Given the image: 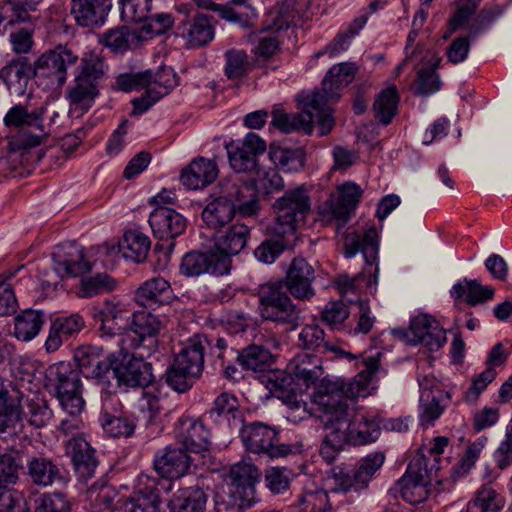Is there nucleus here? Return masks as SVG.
I'll return each mask as SVG.
<instances>
[{
  "mask_svg": "<svg viewBox=\"0 0 512 512\" xmlns=\"http://www.w3.org/2000/svg\"><path fill=\"white\" fill-rule=\"evenodd\" d=\"M314 279V268L305 258L295 257L282 281L268 282L259 286L256 296L260 317L286 331L297 329L304 317L302 309L293 302L288 292L297 300H310L315 295L312 286Z\"/></svg>",
  "mask_w": 512,
  "mask_h": 512,
  "instance_id": "f257e3e1",
  "label": "nucleus"
},
{
  "mask_svg": "<svg viewBox=\"0 0 512 512\" xmlns=\"http://www.w3.org/2000/svg\"><path fill=\"white\" fill-rule=\"evenodd\" d=\"M320 391L319 418L327 430V442L334 447L354 446L374 442L380 435V423L366 416L354 406L350 407L339 383H330Z\"/></svg>",
  "mask_w": 512,
  "mask_h": 512,
  "instance_id": "f03ea898",
  "label": "nucleus"
},
{
  "mask_svg": "<svg viewBox=\"0 0 512 512\" xmlns=\"http://www.w3.org/2000/svg\"><path fill=\"white\" fill-rule=\"evenodd\" d=\"M316 99V95H310L307 91L301 92L297 96L299 113H286L282 107L274 106L272 125L286 134L293 132L311 134L316 124L319 136L329 134L335 125L332 110L322 109Z\"/></svg>",
  "mask_w": 512,
  "mask_h": 512,
  "instance_id": "7ed1b4c3",
  "label": "nucleus"
},
{
  "mask_svg": "<svg viewBox=\"0 0 512 512\" xmlns=\"http://www.w3.org/2000/svg\"><path fill=\"white\" fill-rule=\"evenodd\" d=\"M108 65L98 51L83 53L76 69L73 85L67 90L70 105L87 111L99 95V85L106 78Z\"/></svg>",
  "mask_w": 512,
  "mask_h": 512,
  "instance_id": "20e7f679",
  "label": "nucleus"
},
{
  "mask_svg": "<svg viewBox=\"0 0 512 512\" xmlns=\"http://www.w3.org/2000/svg\"><path fill=\"white\" fill-rule=\"evenodd\" d=\"M80 374L77 367L66 361L51 364L45 371V388L70 416L79 415L85 405Z\"/></svg>",
  "mask_w": 512,
  "mask_h": 512,
  "instance_id": "39448f33",
  "label": "nucleus"
},
{
  "mask_svg": "<svg viewBox=\"0 0 512 512\" xmlns=\"http://www.w3.org/2000/svg\"><path fill=\"white\" fill-rule=\"evenodd\" d=\"M45 106H39L29 110L27 106L16 104L12 106L3 118V124L8 128H32L36 133L21 132L9 137L7 150L10 153L25 151L27 149L39 146L47 138L48 133L45 130L44 115Z\"/></svg>",
  "mask_w": 512,
  "mask_h": 512,
  "instance_id": "423d86ee",
  "label": "nucleus"
},
{
  "mask_svg": "<svg viewBox=\"0 0 512 512\" xmlns=\"http://www.w3.org/2000/svg\"><path fill=\"white\" fill-rule=\"evenodd\" d=\"M79 59L71 48L58 45L41 54L32 65L33 76L38 86L44 90L61 88L67 80V69Z\"/></svg>",
  "mask_w": 512,
  "mask_h": 512,
  "instance_id": "0eeeda50",
  "label": "nucleus"
},
{
  "mask_svg": "<svg viewBox=\"0 0 512 512\" xmlns=\"http://www.w3.org/2000/svg\"><path fill=\"white\" fill-rule=\"evenodd\" d=\"M238 430L243 446L250 453L276 459L294 452L293 446L279 443L276 428L262 422H244Z\"/></svg>",
  "mask_w": 512,
  "mask_h": 512,
  "instance_id": "6e6552de",
  "label": "nucleus"
},
{
  "mask_svg": "<svg viewBox=\"0 0 512 512\" xmlns=\"http://www.w3.org/2000/svg\"><path fill=\"white\" fill-rule=\"evenodd\" d=\"M436 472L437 468L434 464L428 467V459L424 454L417 455L390 491L395 495L400 494L410 504H419L427 499V486L432 482L433 474Z\"/></svg>",
  "mask_w": 512,
  "mask_h": 512,
  "instance_id": "1a4fd4ad",
  "label": "nucleus"
},
{
  "mask_svg": "<svg viewBox=\"0 0 512 512\" xmlns=\"http://www.w3.org/2000/svg\"><path fill=\"white\" fill-rule=\"evenodd\" d=\"M311 201L304 186L288 190L274 203L276 219L274 232L279 236L293 233L299 222L310 212Z\"/></svg>",
  "mask_w": 512,
  "mask_h": 512,
  "instance_id": "9d476101",
  "label": "nucleus"
},
{
  "mask_svg": "<svg viewBox=\"0 0 512 512\" xmlns=\"http://www.w3.org/2000/svg\"><path fill=\"white\" fill-rule=\"evenodd\" d=\"M206 348H209V353L216 358H223L227 348V338L196 334L188 339L186 345L176 355L174 362L185 368L188 375L198 378L204 369Z\"/></svg>",
  "mask_w": 512,
  "mask_h": 512,
  "instance_id": "9b49d317",
  "label": "nucleus"
},
{
  "mask_svg": "<svg viewBox=\"0 0 512 512\" xmlns=\"http://www.w3.org/2000/svg\"><path fill=\"white\" fill-rule=\"evenodd\" d=\"M163 328L161 319L147 312H138L133 316L130 333L123 335L119 345L130 343L132 348L141 350V356H151L159 347V334Z\"/></svg>",
  "mask_w": 512,
  "mask_h": 512,
  "instance_id": "f8f14e48",
  "label": "nucleus"
},
{
  "mask_svg": "<svg viewBox=\"0 0 512 512\" xmlns=\"http://www.w3.org/2000/svg\"><path fill=\"white\" fill-rule=\"evenodd\" d=\"M261 472L251 460H242L230 467L226 482L235 498L240 500L239 508H248L255 502L256 484L260 481Z\"/></svg>",
  "mask_w": 512,
  "mask_h": 512,
  "instance_id": "ddd939ff",
  "label": "nucleus"
},
{
  "mask_svg": "<svg viewBox=\"0 0 512 512\" xmlns=\"http://www.w3.org/2000/svg\"><path fill=\"white\" fill-rule=\"evenodd\" d=\"M138 351V357L124 349L117 353L115 374L118 388L145 387L154 380L151 364L144 360L146 356H141V350Z\"/></svg>",
  "mask_w": 512,
  "mask_h": 512,
  "instance_id": "4468645a",
  "label": "nucleus"
},
{
  "mask_svg": "<svg viewBox=\"0 0 512 512\" xmlns=\"http://www.w3.org/2000/svg\"><path fill=\"white\" fill-rule=\"evenodd\" d=\"M204 418L181 416L175 423L174 434L177 444L188 453H203L212 444L211 431L204 424Z\"/></svg>",
  "mask_w": 512,
  "mask_h": 512,
  "instance_id": "2eb2a0df",
  "label": "nucleus"
},
{
  "mask_svg": "<svg viewBox=\"0 0 512 512\" xmlns=\"http://www.w3.org/2000/svg\"><path fill=\"white\" fill-rule=\"evenodd\" d=\"M411 345L423 344L431 351L440 349L446 342V332L438 322L428 315H418L410 322L407 330H396Z\"/></svg>",
  "mask_w": 512,
  "mask_h": 512,
  "instance_id": "dca6fc26",
  "label": "nucleus"
},
{
  "mask_svg": "<svg viewBox=\"0 0 512 512\" xmlns=\"http://www.w3.org/2000/svg\"><path fill=\"white\" fill-rule=\"evenodd\" d=\"M362 196V189L353 182H346L330 195L320 209V214L328 221L335 220L342 225L351 217Z\"/></svg>",
  "mask_w": 512,
  "mask_h": 512,
  "instance_id": "f3484780",
  "label": "nucleus"
},
{
  "mask_svg": "<svg viewBox=\"0 0 512 512\" xmlns=\"http://www.w3.org/2000/svg\"><path fill=\"white\" fill-rule=\"evenodd\" d=\"M178 11L188 17L178 26V31L186 40L187 46L202 47L214 38V28L208 15L199 13L193 6L184 3L178 6Z\"/></svg>",
  "mask_w": 512,
  "mask_h": 512,
  "instance_id": "a211bd4d",
  "label": "nucleus"
},
{
  "mask_svg": "<svg viewBox=\"0 0 512 512\" xmlns=\"http://www.w3.org/2000/svg\"><path fill=\"white\" fill-rule=\"evenodd\" d=\"M355 73L356 66L353 63L334 65L324 77L321 89L308 93L317 96L316 100L322 109H331L329 104L338 101L341 90L353 81Z\"/></svg>",
  "mask_w": 512,
  "mask_h": 512,
  "instance_id": "6ab92c4d",
  "label": "nucleus"
},
{
  "mask_svg": "<svg viewBox=\"0 0 512 512\" xmlns=\"http://www.w3.org/2000/svg\"><path fill=\"white\" fill-rule=\"evenodd\" d=\"M65 453L71 459L73 469L80 481L86 482L95 476L99 461L96 450L84 434L78 433L65 442Z\"/></svg>",
  "mask_w": 512,
  "mask_h": 512,
  "instance_id": "aec40b11",
  "label": "nucleus"
},
{
  "mask_svg": "<svg viewBox=\"0 0 512 512\" xmlns=\"http://www.w3.org/2000/svg\"><path fill=\"white\" fill-rule=\"evenodd\" d=\"M287 366L288 371L294 375L303 391L311 386L317 388L319 393L317 403L319 404L320 398L325 395L323 391H320V388L332 383L326 378H322L321 359L315 355L301 353L290 360Z\"/></svg>",
  "mask_w": 512,
  "mask_h": 512,
  "instance_id": "412c9836",
  "label": "nucleus"
},
{
  "mask_svg": "<svg viewBox=\"0 0 512 512\" xmlns=\"http://www.w3.org/2000/svg\"><path fill=\"white\" fill-rule=\"evenodd\" d=\"M224 194L231 199L234 217L256 219L260 215V197L253 184L224 180Z\"/></svg>",
  "mask_w": 512,
  "mask_h": 512,
  "instance_id": "4be33fe9",
  "label": "nucleus"
},
{
  "mask_svg": "<svg viewBox=\"0 0 512 512\" xmlns=\"http://www.w3.org/2000/svg\"><path fill=\"white\" fill-rule=\"evenodd\" d=\"M230 166L237 173L251 172L257 168V157L266 151L265 141L256 133L249 132L241 145H226Z\"/></svg>",
  "mask_w": 512,
  "mask_h": 512,
  "instance_id": "5701e85b",
  "label": "nucleus"
},
{
  "mask_svg": "<svg viewBox=\"0 0 512 512\" xmlns=\"http://www.w3.org/2000/svg\"><path fill=\"white\" fill-rule=\"evenodd\" d=\"M250 234L251 227L247 223L237 221L215 239L212 248L219 259L225 260L229 272L232 256H236L244 250L250 239Z\"/></svg>",
  "mask_w": 512,
  "mask_h": 512,
  "instance_id": "b1692460",
  "label": "nucleus"
},
{
  "mask_svg": "<svg viewBox=\"0 0 512 512\" xmlns=\"http://www.w3.org/2000/svg\"><path fill=\"white\" fill-rule=\"evenodd\" d=\"M181 274L187 277H198L202 274L223 276L229 273L225 260L219 259L213 248L207 252L191 251L186 253L180 264Z\"/></svg>",
  "mask_w": 512,
  "mask_h": 512,
  "instance_id": "393cba45",
  "label": "nucleus"
},
{
  "mask_svg": "<svg viewBox=\"0 0 512 512\" xmlns=\"http://www.w3.org/2000/svg\"><path fill=\"white\" fill-rule=\"evenodd\" d=\"M55 271L61 277H77L90 271L91 264L85 258L84 249L75 242L61 245L53 255Z\"/></svg>",
  "mask_w": 512,
  "mask_h": 512,
  "instance_id": "a878e982",
  "label": "nucleus"
},
{
  "mask_svg": "<svg viewBox=\"0 0 512 512\" xmlns=\"http://www.w3.org/2000/svg\"><path fill=\"white\" fill-rule=\"evenodd\" d=\"M202 417L218 426L230 429L238 430L244 423L243 414L239 409L237 398L227 392L218 395L212 407L207 410Z\"/></svg>",
  "mask_w": 512,
  "mask_h": 512,
  "instance_id": "bb28decb",
  "label": "nucleus"
},
{
  "mask_svg": "<svg viewBox=\"0 0 512 512\" xmlns=\"http://www.w3.org/2000/svg\"><path fill=\"white\" fill-rule=\"evenodd\" d=\"M149 224L159 240H172L186 229L184 216L167 206L156 207L149 216Z\"/></svg>",
  "mask_w": 512,
  "mask_h": 512,
  "instance_id": "cd10ccee",
  "label": "nucleus"
},
{
  "mask_svg": "<svg viewBox=\"0 0 512 512\" xmlns=\"http://www.w3.org/2000/svg\"><path fill=\"white\" fill-rule=\"evenodd\" d=\"M192 459L182 447L167 446L154 458L157 473L164 478L178 479L187 474Z\"/></svg>",
  "mask_w": 512,
  "mask_h": 512,
  "instance_id": "c85d7f7f",
  "label": "nucleus"
},
{
  "mask_svg": "<svg viewBox=\"0 0 512 512\" xmlns=\"http://www.w3.org/2000/svg\"><path fill=\"white\" fill-rule=\"evenodd\" d=\"M112 0H71L70 13L81 27H98L104 24Z\"/></svg>",
  "mask_w": 512,
  "mask_h": 512,
  "instance_id": "c756f323",
  "label": "nucleus"
},
{
  "mask_svg": "<svg viewBox=\"0 0 512 512\" xmlns=\"http://www.w3.org/2000/svg\"><path fill=\"white\" fill-rule=\"evenodd\" d=\"M26 468L30 481L38 487L47 488L54 484H62L67 479L64 468L45 456L29 458Z\"/></svg>",
  "mask_w": 512,
  "mask_h": 512,
  "instance_id": "7c9ffc66",
  "label": "nucleus"
},
{
  "mask_svg": "<svg viewBox=\"0 0 512 512\" xmlns=\"http://www.w3.org/2000/svg\"><path fill=\"white\" fill-rule=\"evenodd\" d=\"M85 327V320L79 313L55 318L49 328L48 337L45 341L47 352L57 351L61 345L75 338Z\"/></svg>",
  "mask_w": 512,
  "mask_h": 512,
  "instance_id": "2f4dec72",
  "label": "nucleus"
},
{
  "mask_svg": "<svg viewBox=\"0 0 512 512\" xmlns=\"http://www.w3.org/2000/svg\"><path fill=\"white\" fill-rule=\"evenodd\" d=\"M23 417L19 412L17 401L0 410V439L7 443V449L19 452L21 441L26 440Z\"/></svg>",
  "mask_w": 512,
  "mask_h": 512,
  "instance_id": "473e14b6",
  "label": "nucleus"
},
{
  "mask_svg": "<svg viewBox=\"0 0 512 512\" xmlns=\"http://www.w3.org/2000/svg\"><path fill=\"white\" fill-rule=\"evenodd\" d=\"M201 216L205 225L213 230L225 227L234 218L231 199L224 194V181L219 183L218 191L212 195Z\"/></svg>",
  "mask_w": 512,
  "mask_h": 512,
  "instance_id": "72a5a7b5",
  "label": "nucleus"
},
{
  "mask_svg": "<svg viewBox=\"0 0 512 512\" xmlns=\"http://www.w3.org/2000/svg\"><path fill=\"white\" fill-rule=\"evenodd\" d=\"M31 74L33 70L28 58L20 56L11 59L0 69V80L10 94L22 96L26 92Z\"/></svg>",
  "mask_w": 512,
  "mask_h": 512,
  "instance_id": "f704fd0d",
  "label": "nucleus"
},
{
  "mask_svg": "<svg viewBox=\"0 0 512 512\" xmlns=\"http://www.w3.org/2000/svg\"><path fill=\"white\" fill-rule=\"evenodd\" d=\"M117 365V353H109L91 371H87V378L94 380L100 387L102 402H112L117 398L118 389L115 366Z\"/></svg>",
  "mask_w": 512,
  "mask_h": 512,
  "instance_id": "c9c22d12",
  "label": "nucleus"
},
{
  "mask_svg": "<svg viewBox=\"0 0 512 512\" xmlns=\"http://www.w3.org/2000/svg\"><path fill=\"white\" fill-rule=\"evenodd\" d=\"M378 249V234L374 225L368 227L363 234L350 232L344 238L345 256L352 258L361 252L370 266L377 260Z\"/></svg>",
  "mask_w": 512,
  "mask_h": 512,
  "instance_id": "e433bc0d",
  "label": "nucleus"
},
{
  "mask_svg": "<svg viewBox=\"0 0 512 512\" xmlns=\"http://www.w3.org/2000/svg\"><path fill=\"white\" fill-rule=\"evenodd\" d=\"M172 289L163 277H153L143 282L135 291V301L147 309H156L169 302Z\"/></svg>",
  "mask_w": 512,
  "mask_h": 512,
  "instance_id": "4c0bfd02",
  "label": "nucleus"
},
{
  "mask_svg": "<svg viewBox=\"0 0 512 512\" xmlns=\"http://www.w3.org/2000/svg\"><path fill=\"white\" fill-rule=\"evenodd\" d=\"M218 168L214 161L200 157L193 160L180 175L181 183L188 189H202L215 181Z\"/></svg>",
  "mask_w": 512,
  "mask_h": 512,
  "instance_id": "58836bf2",
  "label": "nucleus"
},
{
  "mask_svg": "<svg viewBox=\"0 0 512 512\" xmlns=\"http://www.w3.org/2000/svg\"><path fill=\"white\" fill-rule=\"evenodd\" d=\"M226 353L231 359L236 358L237 362L245 370L262 371L268 368L272 363L271 352L261 345H249L241 350H236L233 347L229 348V341L227 340Z\"/></svg>",
  "mask_w": 512,
  "mask_h": 512,
  "instance_id": "ea45409f",
  "label": "nucleus"
},
{
  "mask_svg": "<svg viewBox=\"0 0 512 512\" xmlns=\"http://www.w3.org/2000/svg\"><path fill=\"white\" fill-rule=\"evenodd\" d=\"M122 310L119 304L110 300L94 308L93 317L95 321L100 322L99 332L101 338H117V342L123 337L121 326L118 322Z\"/></svg>",
  "mask_w": 512,
  "mask_h": 512,
  "instance_id": "a19ab883",
  "label": "nucleus"
},
{
  "mask_svg": "<svg viewBox=\"0 0 512 512\" xmlns=\"http://www.w3.org/2000/svg\"><path fill=\"white\" fill-rule=\"evenodd\" d=\"M385 461V455L383 452H373L368 454L366 457L361 459L358 467L353 473L352 478H349V483L343 485L345 491L355 489L367 488L374 474L382 467Z\"/></svg>",
  "mask_w": 512,
  "mask_h": 512,
  "instance_id": "79ce46f5",
  "label": "nucleus"
},
{
  "mask_svg": "<svg viewBox=\"0 0 512 512\" xmlns=\"http://www.w3.org/2000/svg\"><path fill=\"white\" fill-rule=\"evenodd\" d=\"M102 413L100 423L104 432L111 437H129L133 434L135 423L127 417L112 415L109 410L115 409L120 405L118 398H114L112 402H102Z\"/></svg>",
  "mask_w": 512,
  "mask_h": 512,
  "instance_id": "37998d69",
  "label": "nucleus"
},
{
  "mask_svg": "<svg viewBox=\"0 0 512 512\" xmlns=\"http://www.w3.org/2000/svg\"><path fill=\"white\" fill-rule=\"evenodd\" d=\"M450 293L454 299L464 298L468 305L476 306L492 299L494 289L483 286L477 279L464 278L452 286Z\"/></svg>",
  "mask_w": 512,
  "mask_h": 512,
  "instance_id": "c03bdc74",
  "label": "nucleus"
},
{
  "mask_svg": "<svg viewBox=\"0 0 512 512\" xmlns=\"http://www.w3.org/2000/svg\"><path fill=\"white\" fill-rule=\"evenodd\" d=\"M207 497L199 487L178 490L169 501L170 512H204Z\"/></svg>",
  "mask_w": 512,
  "mask_h": 512,
  "instance_id": "a18cd8bd",
  "label": "nucleus"
},
{
  "mask_svg": "<svg viewBox=\"0 0 512 512\" xmlns=\"http://www.w3.org/2000/svg\"><path fill=\"white\" fill-rule=\"evenodd\" d=\"M151 241L148 236L137 230L126 231L119 241V251L127 259L136 263L145 261L148 256Z\"/></svg>",
  "mask_w": 512,
  "mask_h": 512,
  "instance_id": "49530a36",
  "label": "nucleus"
},
{
  "mask_svg": "<svg viewBox=\"0 0 512 512\" xmlns=\"http://www.w3.org/2000/svg\"><path fill=\"white\" fill-rule=\"evenodd\" d=\"M17 405L23 421L26 420L32 426L43 427L51 419L52 412L46 400L38 395L22 399Z\"/></svg>",
  "mask_w": 512,
  "mask_h": 512,
  "instance_id": "de8ad7c7",
  "label": "nucleus"
},
{
  "mask_svg": "<svg viewBox=\"0 0 512 512\" xmlns=\"http://www.w3.org/2000/svg\"><path fill=\"white\" fill-rule=\"evenodd\" d=\"M267 388L275 397L285 402H292L298 392H303L294 375L288 371V367L285 371H278L269 375Z\"/></svg>",
  "mask_w": 512,
  "mask_h": 512,
  "instance_id": "09e8293b",
  "label": "nucleus"
},
{
  "mask_svg": "<svg viewBox=\"0 0 512 512\" xmlns=\"http://www.w3.org/2000/svg\"><path fill=\"white\" fill-rule=\"evenodd\" d=\"M307 10V0H282L273 19L272 29L278 32L288 29L292 24H296V20L306 17Z\"/></svg>",
  "mask_w": 512,
  "mask_h": 512,
  "instance_id": "8fccbe9b",
  "label": "nucleus"
},
{
  "mask_svg": "<svg viewBox=\"0 0 512 512\" xmlns=\"http://www.w3.org/2000/svg\"><path fill=\"white\" fill-rule=\"evenodd\" d=\"M160 502L156 488H139L125 500L124 512H160Z\"/></svg>",
  "mask_w": 512,
  "mask_h": 512,
  "instance_id": "3c124183",
  "label": "nucleus"
},
{
  "mask_svg": "<svg viewBox=\"0 0 512 512\" xmlns=\"http://www.w3.org/2000/svg\"><path fill=\"white\" fill-rule=\"evenodd\" d=\"M505 505L504 497L491 485H483L467 505V512H500Z\"/></svg>",
  "mask_w": 512,
  "mask_h": 512,
  "instance_id": "603ef678",
  "label": "nucleus"
},
{
  "mask_svg": "<svg viewBox=\"0 0 512 512\" xmlns=\"http://www.w3.org/2000/svg\"><path fill=\"white\" fill-rule=\"evenodd\" d=\"M400 97L395 85L380 91L373 103L375 118L382 124L388 125L397 113Z\"/></svg>",
  "mask_w": 512,
  "mask_h": 512,
  "instance_id": "864d4df0",
  "label": "nucleus"
},
{
  "mask_svg": "<svg viewBox=\"0 0 512 512\" xmlns=\"http://www.w3.org/2000/svg\"><path fill=\"white\" fill-rule=\"evenodd\" d=\"M141 36L127 26L111 29L103 35V44L113 52H125L139 45Z\"/></svg>",
  "mask_w": 512,
  "mask_h": 512,
  "instance_id": "5fc2aeb1",
  "label": "nucleus"
},
{
  "mask_svg": "<svg viewBox=\"0 0 512 512\" xmlns=\"http://www.w3.org/2000/svg\"><path fill=\"white\" fill-rule=\"evenodd\" d=\"M44 323L43 314L35 310H25L15 318L14 335L22 341L36 337Z\"/></svg>",
  "mask_w": 512,
  "mask_h": 512,
  "instance_id": "6e6d98bb",
  "label": "nucleus"
},
{
  "mask_svg": "<svg viewBox=\"0 0 512 512\" xmlns=\"http://www.w3.org/2000/svg\"><path fill=\"white\" fill-rule=\"evenodd\" d=\"M253 64L244 50L231 49L225 53L224 72L230 80H241L248 76Z\"/></svg>",
  "mask_w": 512,
  "mask_h": 512,
  "instance_id": "4d7b16f0",
  "label": "nucleus"
},
{
  "mask_svg": "<svg viewBox=\"0 0 512 512\" xmlns=\"http://www.w3.org/2000/svg\"><path fill=\"white\" fill-rule=\"evenodd\" d=\"M116 286V280L107 273H96L81 279L79 295L90 298L112 292Z\"/></svg>",
  "mask_w": 512,
  "mask_h": 512,
  "instance_id": "13d9d810",
  "label": "nucleus"
},
{
  "mask_svg": "<svg viewBox=\"0 0 512 512\" xmlns=\"http://www.w3.org/2000/svg\"><path fill=\"white\" fill-rule=\"evenodd\" d=\"M93 512H114L118 496L117 491L109 485H92L88 491Z\"/></svg>",
  "mask_w": 512,
  "mask_h": 512,
  "instance_id": "bf43d9fd",
  "label": "nucleus"
},
{
  "mask_svg": "<svg viewBox=\"0 0 512 512\" xmlns=\"http://www.w3.org/2000/svg\"><path fill=\"white\" fill-rule=\"evenodd\" d=\"M440 62V58L434 57L429 67H424L419 70L416 87V93L418 95L428 96L437 92L441 88V81L436 72Z\"/></svg>",
  "mask_w": 512,
  "mask_h": 512,
  "instance_id": "052dcab7",
  "label": "nucleus"
},
{
  "mask_svg": "<svg viewBox=\"0 0 512 512\" xmlns=\"http://www.w3.org/2000/svg\"><path fill=\"white\" fill-rule=\"evenodd\" d=\"M295 506L302 512H330L331 505L326 491H306L298 496Z\"/></svg>",
  "mask_w": 512,
  "mask_h": 512,
  "instance_id": "680f3d73",
  "label": "nucleus"
},
{
  "mask_svg": "<svg viewBox=\"0 0 512 512\" xmlns=\"http://www.w3.org/2000/svg\"><path fill=\"white\" fill-rule=\"evenodd\" d=\"M104 349L99 346L84 345L78 347L74 352V360L80 373L85 375L87 371H91L103 359Z\"/></svg>",
  "mask_w": 512,
  "mask_h": 512,
  "instance_id": "e2e57ef3",
  "label": "nucleus"
},
{
  "mask_svg": "<svg viewBox=\"0 0 512 512\" xmlns=\"http://www.w3.org/2000/svg\"><path fill=\"white\" fill-rule=\"evenodd\" d=\"M299 346L306 350H317L324 348L332 350V347L325 342V333L318 325H306L298 335Z\"/></svg>",
  "mask_w": 512,
  "mask_h": 512,
  "instance_id": "0e129e2a",
  "label": "nucleus"
},
{
  "mask_svg": "<svg viewBox=\"0 0 512 512\" xmlns=\"http://www.w3.org/2000/svg\"><path fill=\"white\" fill-rule=\"evenodd\" d=\"M164 378L166 384L178 393L187 392L192 388L194 380L197 379L195 376L188 375L185 368L175 362L167 368Z\"/></svg>",
  "mask_w": 512,
  "mask_h": 512,
  "instance_id": "69168bd1",
  "label": "nucleus"
},
{
  "mask_svg": "<svg viewBox=\"0 0 512 512\" xmlns=\"http://www.w3.org/2000/svg\"><path fill=\"white\" fill-rule=\"evenodd\" d=\"M41 0H8L6 12H10L3 19L7 20V24L14 25L16 23H26L30 21L29 11L35 10Z\"/></svg>",
  "mask_w": 512,
  "mask_h": 512,
  "instance_id": "338daca9",
  "label": "nucleus"
},
{
  "mask_svg": "<svg viewBox=\"0 0 512 512\" xmlns=\"http://www.w3.org/2000/svg\"><path fill=\"white\" fill-rule=\"evenodd\" d=\"M177 85L176 74L171 67H161L152 73L151 84L148 88L155 87V99H161Z\"/></svg>",
  "mask_w": 512,
  "mask_h": 512,
  "instance_id": "774afa93",
  "label": "nucleus"
}]
</instances>
